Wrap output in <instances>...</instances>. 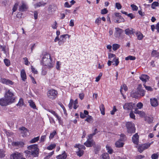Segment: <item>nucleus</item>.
<instances>
[{"label": "nucleus", "instance_id": "obj_4", "mask_svg": "<svg viewBox=\"0 0 159 159\" xmlns=\"http://www.w3.org/2000/svg\"><path fill=\"white\" fill-rule=\"evenodd\" d=\"M126 126L128 133H133L135 132V129L134 125L132 122H127L126 124Z\"/></svg>", "mask_w": 159, "mask_h": 159}, {"label": "nucleus", "instance_id": "obj_36", "mask_svg": "<svg viewBox=\"0 0 159 159\" xmlns=\"http://www.w3.org/2000/svg\"><path fill=\"white\" fill-rule=\"evenodd\" d=\"M39 139V136L35 137L32 139L30 141V142L31 143H35L38 141Z\"/></svg>", "mask_w": 159, "mask_h": 159}, {"label": "nucleus", "instance_id": "obj_21", "mask_svg": "<svg viewBox=\"0 0 159 159\" xmlns=\"http://www.w3.org/2000/svg\"><path fill=\"white\" fill-rule=\"evenodd\" d=\"M84 144L87 147H91L93 145V140L92 139H89V140L88 139L86 142L84 143Z\"/></svg>", "mask_w": 159, "mask_h": 159}, {"label": "nucleus", "instance_id": "obj_29", "mask_svg": "<svg viewBox=\"0 0 159 159\" xmlns=\"http://www.w3.org/2000/svg\"><path fill=\"white\" fill-rule=\"evenodd\" d=\"M28 102L29 103L30 106L31 107L34 109H36V106L34 102L32 100H29L28 101Z\"/></svg>", "mask_w": 159, "mask_h": 159}, {"label": "nucleus", "instance_id": "obj_7", "mask_svg": "<svg viewBox=\"0 0 159 159\" xmlns=\"http://www.w3.org/2000/svg\"><path fill=\"white\" fill-rule=\"evenodd\" d=\"M57 94V92L56 90L51 89L48 91L47 95L49 98L53 99L56 97Z\"/></svg>", "mask_w": 159, "mask_h": 159}, {"label": "nucleus", "instance_id": "obj_64", "mask_svg": "<svg viewBox=\"0 0 159 159\" xmlns=\"http://www.w3.org/2000/svg\"><path fill=\"white\" fill-rule=\"evenodd\" d=\"M152 159H157L158 158V155L156 154H153L151 156Z\"/></svg>", "mask_w": 159, "mask_h": 159}, {"label": "nucleus", "instance_id": "obj_19", "mask_svg": "<svg viewBox=\"0 0 159 159\" xmlns=\"http://www.w3.org/2000/svg\"><path fill=\"white\" fill-rule=\"evenodd\" d=\"M134 112L135 114H138L141 117H143L145 115V113L143 111L139 110L137 108H135Z\"/></svg>", "mask_w": 159, "mask_h": 159}, {"label": "nucleus", "instance_id": "obj_32", "mask_svg": "<svg viewBox=\"0 0 159 159\" xmlns=\"http://www.w3.org/2000/svg\"><path fill=\"white\" fill-rule=\"evenodd\" d=\"M106 148L107 150V152L110 154H112L113 152V150L110 147L109 145H107L106 146Z\"/></svg>", "mask_w": 159, "mask_h": 159}, {"label": "nucleus", "instance_id": "obj_49", "mask_svg": "<svg viewBox=\"0 0 159 159\" xmlns=\"http://www.w3.org/2000/svg\"><path fill=\"white\" fill-rule=\"evenodd\" d=\"M152 143H147L146 144H144L142 145L144 147V149H146L148 148L150 146V145Z\"/></svg>", "mask_w": 159, "mask_h": 159}, {"label": "nucleus", "instance_id": "obj_47", "mask_svg": "<svg viewBox=\"0 0 159 159\" xmlns=\"http://www.w3.org/2000/svg\"><path fill=\"white\" fill-rule=\"evenodd\" d=\"M85 120L89 123H91L93 121V118L91 116H89Z\"/></svg>", "mask_w": 159, "mask_h": 159}, {"label": "nucleus", "instance_id": "obj_45", "mask_svg": "<svg viewBox=\"0 0 159 159\" xmlns=\"http://www.w3.org/2000/svg\"><path fill=\"white\" fill-rule=\"evenodd\" d=\"M47 110L48 111H49V112H50L52 114H53L56 117L58 115L55 111H53L52 110H51V109H47Z\"/></svg>", "mask_w": 159, "mask_h": 159}, {"label": "nucleus", "instance_id": "obj_27", "mask_svg": "<svg viewBox=\"0 0 159 159\" xmlns=\"http://www.w3.org/2000/svg\"><path fill=\"white\" fill-rule=\"evenodd\" d=\"M115 30L116 31L117 36H120V35L123 32L124 30L118 28H115Z\"/></svg>", "mask_w": 159, "mask_h": 159}, {"label": "nucleus", "instance_id": "obj_30", "mask_svg": "<svg viewBox=\"0 0 159 159\" xmlns=\"http://www.w3.org/2000/svg\"><path fill=\"white\" fill-rule=\"evenodd\" d=\"M100 110L101 111V113L102 115H104L105 113V108L103 104H102L100 106Z\"/></svg>", "mask_w": 159, "mask_h": 159}, {"label": "nucleus", "instance_id": "obj_35", "mask_svg": "<svg viewBox=\"0 0 159 159\" xmlns=\"http://www.w3.org/2000/svg\"><path fill=\"white\" fill-rule=\"evenodd\" d=\"M84 151L83 150H78V151L76 152V153L77 154V155L79 156L80 157L82 156L83 153H84Z\"/></svg>", "mask_w": 159, "mask_h": 159}, {"label": "nucleus", "instance_id": "obj_38", "mask_svg": "<svg viewBox=\"0 0 159 159\" xmlns=\"http://www.w3.org/2000/svg\"><path fill=\"white\" fill-rule=\"evenodd\" d=\"M136 59V57H135L132 56H129L125 58V60L126 61L128 60H134Z\"/></svg>", "mask_w": 159, "mask_h": 159}, {"label": "nucleus", "instance_id": "obj_40", "mask_svg": "<svg viewBox=\"0 0 159 159\" xmlns=\"http://www.w3.org/2000/svg\"><path fill=\"white\" fill-rule=\"evenodd\" d=\"M120 45L117 44H114L113 45L112 48L113 50L116 51L120 48Z\"/></svg>", "mask_w": 159, "mask_h": 159}, {"label": "nucleus", "instance_id": "obj_5", "mask_svg": "<svg viewBox=\"0 0 159 159\" xmlns=\"http://www.w3.org/2000/svg\"><path fill=\"white\" fill-rule=\"evenodd\" d=\"M13 93L10 90H8L6 92L5 97L7 99L11 100V102H10L11 103H12L14 102L15 100V98L13 97Z\"/></svg>", "mask_w": 159, "mask_h": 159}, {"label": "nucleus", "instance_id": "obj_22", "mask_svg": "<svg viewBox=\"0 0 159 159\" xmlns=\"http://www.w3.org/2000/svg\"><path fill=\"white\" fill-rule=\"evenodd\" d=\"M20 129L22 131V133L24 134V135H23V136H26L28 135V133L29 132L28 130L27 129H26L25 127H22L20 128Z\"/></svg>", "mask_w": 159, "mask_h": 159}, {"label": "nucleus", "instance_id": "obj_43", "mask_svg": "<svg viewBox=\"0 0 159 159\" xmlns=\"http://www.w3.org/2000/svg\"><path fill=\"white\" fill-rule=\"evenodd\" d=\"M112 60L113 61L115 62V65L116 66H117L118 65L119 63V61L118 58L116 57L115 58H114Z\"/></svg>", "mask_w": 159, "mask_h": 159}, {"label": "nucleus", "instance_id": "obj_25", "mask_svg": "<svg viewBox=\"0 0 159 159\" xmlns=\"http://www.w3.org/2000/svg\"><path fill=\"white\" fill-rule=\"evenodd\" d=\"M145 120L148 123H151L153 121V118L152 116H146L145 118Z\"/></svg>", "mask_w": 159, "mask_h": 159}, {"label": "nucleus", "instance_id": "obj_61", "mask_svg": "<svg viewBox=\"0 0 159 159\" xmlns=\"http://www.w3.org/2000/svg\"><path fill=\"white\" fill-rule=\"evenodd\" d=\"M130 117L132 119H135V116L133 111H131L129 113Z\"/></svg>", "mask_w": 159, "mask_h": 159}, {"label": "nucleus", "instance_id": "obj_26", "mask_svg": "<svg viewBox=\"0 0 159 159\" xmlns=\"http://www.w3.org/2000/svg\"><path fill=\"white\" fill-rule=\"evenodd\" d=\"M67 37H68V38H69V36L68 34H63L60 36L59 38V40L63 41L65 42L66 40V38Z\"/></svg>", "mask_w": 159, "mask_h": 159}, {"label": "nucleus", "instance_id": "obj_24", "mask_svg": "<svg viewBox=\"0 0 159 159\" xmlns=\"http://www.w3.org/2000/svg\"><path fill=\"white\" fill-rule=\"evenodd\" d=\"M12 144L13 146H18V147H22L24 145V143L23 142H13L12 143Z\"/></svg>", "mask_w": 159, "mask_h": 159}, {"label": "nucleus", "instance_id": "obj_14", "mask_svg": "<svg viewBox=\"0 0 159 159\" xmlns=\"http://www.w3.org/2000/svg\"><path fill=\"white\" fill-rule=\"evenodd\" d=\"M125 31V34L128 35H130L132 34L135 32V30L131 28L126 29Z\"/></svg>", "mask_w": 159, "mask_h": 159}, {"label": "nucleus", "instance_id": "obj_11", "mask_svg": "<svg viewBox=\"0 0 159 159\" xmlns=\"http://www.w3.org/2000/svg\"><path fill=\"white\" fill-rule=\"evenodd\" d=\"M0 82L6 85H11L14 84V82L9 79L1 78L0 79Z\"/></svg>", "mask_w": 159, "mask_h": 159}, {"label": "nucleus", "instance_id": "obj_58", "mask_svg": "<svg viewBox=\"0 0 159 159\" xmlns=\"http://www.w3.org/2000/svg\"><path fill=\"white\" fill-rule=\"evenodd\" d=\"M102 75V73H100L99 75L96 78L95 81L96 82L98 81L99 80L100 78H101Z\"/></svg>", "mask_w": 159, "mask_h": 159}, {"label": "nucleus", "instance_id": "obj_28", "mask_svg": "<svg viewBox=\"0 0 159 159\" xmlns=\"http://www.w3.org/2000/svg\"><path fill=\"white\" fill-rule=\"evenodd\" d=\"M151 56L152 57H159V53L156 50H154L152 51Z\"/></svg>", "mask_w": 159, "mask_h": 159}, {"label": "nucleus", "instance_id": "obj_37", "mask_svg": "<svg viewBox=\"0 0 159 159\" xmlns=\"http://www.w3.org/2000/svg\"><path fill=\"white\" fill-rule=\"evenodd\" d=\"M136 34L137 36V39L139 40H141L142 39L143 36V34L140 32H137Z\"/></svg>", "mask_w": 159, "mask_h": 159}, {"label": "nucleus", "instance_id": "obj_31", "mask_svg": "<svg viewBox=\"0 0 159 159\" xmlns=\"http://www.w3.org/2000/svg\"><path fill=\"white\" fill-rule=\"evenodd\" d=\"M102 159H110L109 155L107 153H103L102 155Z\"/></svg>", "mask_w": 159, "mask_h": 159}, {"label": "nucleus", "instance_id": "obj_41", "mask_svg": "<svg viewBox=\"0 0 159 159\" xmlns=\"http://www.w3.org/2000/svg\"><path fill=\"white\" fill-rule=\"evenodd\" d=\"M46 3H42L41 2H39L35 4V6L36 7H39L41 6H44L46 4Z\"/></svg>", "mask_w": 159, "mask_h": 159}, {"label": "nucleus", "instance_id": "obj_18", "mask_svg": "<svg viewBox=\"0 0 159 159\" xmlns=\"http://www.w3.org/2000/svg\"><path fill=\"white\" fill-rule=\"evenodd\" d=\"M67 155L65 151H64L61 154H60L56 156L57 159H65L67 157Z\"/></svg>", "mask_w": 159, "mask_h": 159}, {"label": "nucleus", "instance_id": "obj_3", "mask_svg": "<svg viewBox=\"0 0 159 159\" xmlns=\"http://www.w3.org/2000/svg\"><path fill=\"white\" fill-rule=\"evenodd\" d=\"M142 85L141 84H139L137 88V92L132 93L131 96L134 98H137L139 97V96H143L145 94V90L142 88Z\"/></svg>", "mask_w": 159, "mask_h": 159}, {"label": "nucleus", "instance_id": "obj_46", "mask_svg": "<svg viewBox=\"0 0 159 159\" xmlns=\"http://www.w3.org/2000/svg\"><path fill=\"white\" fill-rule=\"evenodd\" d=\"M138 151L140 153H141L143 150H145L142 145L139 146L138 148Z\"/></svg>", "mask_w": 159, "mask_h": 159}, {"label": "nucleus", "instance_id": "obj_60", "mask_svg": "<svg viewBox=\"0 0 159 159\" xmlns=\"http://www.w3.org/2000/svg\"><path fill=\"white\" fill-rule=\"evenodd\" d=\"M108 12V11L107 9L104 8L103 9H102L101 11V14H105L107 13Z\"/></svg>", "mask_w": 159, "mask_h": 159}, {"label": "nucleus", "instance_id": "obj_6", "mask_svg": "<svg viewBox=\"0 0 159 159\" xmlns=\"http://www.w3.org/2000/svg\"><path fill=\"white\" fill-rule=\"evenodd\" d=\"M23 156L22 153L16 152L11 155L10 157L11 159H26Z\"/></svg>", "mask_w": 159, "mask_h": 159}, {"label": "nucleus", "instance_id": "obj_52", "mask_svg": "<svg viewBox=\"0 0 159 159\" xmlns=\"http://www.w3.org/2000/svg\"><path fill=\"white\" fill-rule=\"evenodd\" d=\"M74 102V101L72 99H71L70 101V102L68 105V107L70 109H71L73 107V105Z\"/></svg>", "mask_w": 159, "mask_h": 159}, {"label": "nucleus", "instance_id": "obj_16", "mask_svg": "<svg viewBox=\"0 0 159 159\" xmlns=\"http://www.w3.org/2000/svg\"><path fill=\"white\" fill-rule=\"evenodd\" d=\"M139 78L143 82L146 83L149 80V77L147 75H142L139 77Z\"/></svg>", "mask_w": 159, "mask_h": 159}, {"label": "nucleus", "instance_id": "obj_17", "mask_svg": "<svg viewBox=\"0 0 159 159\" xmlns=\"http://www.w3.org/2000/svg\"><path fill=\"white\" fill-rule=\"evenodd\" d=\"M56 7L54 6L50 5L48 8V13L50 14H53L56 10Z\"/></svg>", "mask_w": 159, "mask_h": 159}, {"label": "nucleus", "instance_id": "obj_54", "mask_svg": "<svg viewBox=\"0 0 159 159\" xmlns=\"http://www.w3.org/2000/svg\"><path fill=\"white\" fill-rule=\"evenodd\" d=\"M54 154V151H52L51 152L49 153L48 155L45 158V159H49L51 156Z\"/></svg>", "mask_w": 159, "mask_h": 159}, {"label": "nucleus", "instance_id": "obj_53", "mask_svg": "<svg viewBox=\"0 0 159 159\" xmlns=\"http://www.w3.org/2000/svg\"><path fill=\"white\" fill-rule=\"evenodd\" d=\"M101 19L100 18H97L95 20V23L97 24L98 25H99L101 22Z\"/></svg>", "mask_w": 159, "mask_h": 159}, {"label": "nucleus", "instance_id": "obj_55", "mask_svg": "<svg viewBox=\"0 0 159 159\" xmlns=\"http://www.w3.org/2000/svg\"><path fill=\"white\" fill-rule=\"evenodd\" d=\"M5 156L4 152L1 150H0V158H2Z\"/></svg>", "mask_w": 159, "mask_h": 159}, {"label": "nucleus", "instance_id": "obj_50", "mask_svg": "<svg viewBox=\"0 0 159 159\" xmlns=\"http://www.w3.org/2000/svg\"><path fill=\"white\" fill-rule=\"evenodd\" d=\"M131 7L132 8V10L133 11H136L138 10V7L137 6H136L135 5L133 4H131Z\"/></svg>", "mask_w": 159, "mask_h": 159}, {"label": "nucleus", "instance_id": "obj_10", "mask_svg": "<svg viewBox=\"0 0 159 159\" xmlns=\"http://www.w3.org/2000/svg\"><path fill=\"white\" fill-rule=\"evenodd\" d=\"M135 104L133 102H127L123 106V108L126 110L129 111L132 110Z\"/></svg>", "mask_w": 159, "mask_h": 159}, {"label": "nucleus", "instance_id": "obj_13", "mask_svg": "<svg viewBox=\"0 0 159 159\" xmlns=\"http://www.w3.org/2000/svg\"><path fill=\"white\" fill-rule=\"evenodd\" d=\"M20 75L22 80L25 81L27 79V76L25 71L24 69H22L20 70Z\"/></svg>", "mask_w": 159, "mask_h": 159}, {"label": "nucleus", "instance_id": "obj_62", "mask_svg": "<svg viewBox=\"0 0 159 159\" xmlns=\"http://www.w3.org/2000/svg\"><path fill=\"white\" fill-rule=\"evenodd\" d=\"M116 7L118 9H120L121 8V6L120 4L118 2L116 3Z\"/></svg>", "mask_w": 159, "mask_h": 159}, {"label": "nucleus", "instance_id": "obj_33", "mask_svg": "<svg viewBox=\"0 0 159 159\" xmlns=\"http://www.w3.org/2000/svg\"><path fill=\"white\" fill-rule=\"evenodd\" d=\"M123 89L125 91V92L127 90H128L127 87L125 84H123V85H122L121 86L120 91L122 94V90Z\"/></svg>", "mask_w": 159, "mask_h": 159}, {"label": "nucleus", "instance_id": "obj_63", "mask_svg": "<svg viewBox=\"0 0 159 159\" xmlns=\"http://www.w3.org/2000/svg\"><path fill=\"white\" fill-rule=\"evenodd\" d=\"M143 85L146 90L149 91H152V89L151 87L146 86L145 84H144Z\"/></svg>", "mask_w": 159, "mask_h": 159}, {"label": "nucleus", "instance_id": "obj_1", "mask_svg": "<svg viewBox=\"0 0 159 159\" xmlns=\"http://www.w3.org/2000/svg\"><path fill=\"white\" fill-rule=\"evenodd\" d=\"M27 148L29 151H25V155L27 157H30V155L33 157H38L39 149L37 144L31 145L28 146Z\"/></svg>", "mask_w": 159, "mask_h": 159}, {"label": "nucleus", "instance_id": "obj_34", "mask_svg": "<svg viewBox=\"0 0 159 159\" xmlns=\"http://www.w3.org/2000/svg\"><path fill=\"white\" fill-rule=\"evenodd\" d=\"M159 6V3L157 2H153L151 5V7L154 9L156 7Z\"/></svg>", "mask_w": 159, "mask_h": 159}, {"label": "nucleus", "instance_id": "obj_15", "mask_svg": "<svg viewBox=\"0 0 159 159\" xmlns=\"http://www.w3.org/2000/svg\"><path fill=\"white\" fill-rule=\"evenodd\" d=\"M132 141L135 144H138L139 143V136L136 133L132 137Z\"/></svg>", "mask_w": 159, "mask_h": 159}, {"label": "nucleus", "instance_id": "obj_57", "mask_svg": "<svg viewBox=\"0 0 159 159\" xmlns=\"http://www.w3.org/2000/svg\"><path fill=\"white\" fill-rule=\"evenodd\" d=\"M23 59L25 62V64L27 66L29 65L30 63L28 61V58L27 57H25Z\"/></svg>", "mask_w": 159, "mask_h": 159}, {"label": "nucleus", "instance_id": "obj_9", "mask_svg": "<svg viewBox=\"0 0 159 159\" xmlns=\"http://www.w3.org/2000/svg\"><path fill=\"white\" fill-rule=\"evenodd\" d=\"M125 136L124 134H121V138L118 141H117L115 143L116 146V147L120 148L123 147L124 143L122 142V141L124 140V137H125Z\"/></svg>", "mask_w": 159, "mask_h": 159}, {"label": "nucleus", "instance_id": "obj_56", "mask_svg": "<svg viewBox=\"0 0 159 159\" xmlns=\"http://www.w3.org/2000/svg\"><path fill=\"white\" fill-rule=\"evenodd\" d=\"M56 132L55 131H54L53 132L51 133L49 136L50 139H52L56 134Z\"/></svg>", "mask_w": 159, "mask_h": 159}, {"label": "nucleus", "instance_id": "obj_12", "mask_svg": "<svg viewBox=\"0 0 159 159\" xmlns=\"http://www.w3.org/2000/svg\"><path fill=\"white\" fill-rule=\"evenodd\" d=\"M11 100L7 99L6 98H2L0 100V105L2 106H6L11 103Z\"/></svg>", "mask_w": 159, "mask_h": 159}, {"label": "nucleus", "instance_id": "obj_2", "mask_svg": "<svg viewBox=\"0 0 159 159\" xmlns=\"http://www.w3.org/2000/svg\"><path fill=\"white\" fill-rule=\"evenodd\" d=\"M41 63L43 65L47 66L49 68L53 67V62L50 55L49 54H45L43 56L41 61Z\"/></svg>", "mask_w": 159, "mask_h": 159}, {"label": "nucleus", "instance_id": "obj_48", "mask_svg": "<svg viewBox=\"0 0 159 159\" xmlns=\"http://www.w3.org/2000/svg\"><path fill=\"white\" fill-rule=\"evenodd\" d=\"M56 146V145L54 144H51L47 147V149L49 150H52L55 148Z\"/></svg>", "mask_w": 159, "mask_h": 159}, {"label": "nucleus", "instance_id": "obj_44", "mask_svg": "<svg viewBox=\"0 0 159 159\" xmlns=\"http://www.w3.org/2000/svg\"><path fill=\"white\" fill-rule=\"evenodd\" d=\"M116 57L115 55L111 53H109L108 54V58L110 60H112V58H114Z\"/></svg>", "mask_w": 159, "mask_h": 159}, {"label": "nucleus", "instance_id": "obj_42", "mask_svg": "<svg viewBox=\"0 0 159 159\" xmlns=\"http://www.w3.org/2000/svg\"><path fill=\"white\" fill-rule=\"evenodd\" d=\"M4 63L7 66H8L10 65L11 63L10 61L8 59H5L4 60Z\"/></svg>", "mask_w": 159, "mask_h": 159}, {"label": "nucleus", "instance_id": "obj_59", "mask_svg": "<svg viewBox=\"0 0 159 159\" xmlns=\"http://www.w3.org/2000/svg\"><path fill=\"white\" fill-rule=\"evenodd\" d=\"M137 107L139 109H140L142 108L143 107V104L141 102H139L137 105Z\"/></svg>", "mask_w": 159, "mask_h": 159}, {"label": "nucleus", "instance_id": "obj_20", "mask_svg": "<svg viewBox=\"0 0 159 159\" xmlns=\"http://www.w3.org/2000/svg\"><path fill=\"white\" fill-rule=\"evenodd\" d=\"M150 102L152 106L155 107L157 106L158 105L157 100L155 98L151 99Z\"/></svg>", "mask_w": 159, "mask_h": 159}, {"label": "nucleus", "instance_id": "obj_51", "mask_svg": "<svg viewBox=\"0 0 159 159\" xmlns=\"http://www.w3.org/2000/svg\"><path fill=\"white\" fill-rule=\"evenodd\" d=\"M18 5L19 4L18 3H16L15 4L12 9L13 12H14L16 11V10L17 9Z\"/></svg>", "mask_w": 159, "mask_h": 159}, {"label": "nucleus", "instance_id": "obj_23", "mask_svg": "<svg viewBox=\"0 0 159 159\" xmlns=\"http://www.w3.org/2000/svg\"><path fill=\"white\" fill-rule=\"evenodd\" d=\"M125 21V20L122 17L120 16L118 18H115L114 21L116 23H119L122 22H124Z\"/></svg>", "mask_w": 159, "mask_h": 159}, {"label": "nucleus", "instance_id": "obj_8", "mask_svg": "<svg viewBox=\"0 0 159 159\" xmlns=\"http://www.w3.org/2000/svg\"><path fill=\"white\" fill-rule=\"evenodd\" d=\"M28 8L26 3L24 1H22L19 7V10L20 11H26Z\"/></svg>", "mask_w": 159, "mask_h": 159}, {"label": "nucleus", "instance_id": "obj_39", "mask_svg": "<svg viewBox=\"0 0 159 159\" xmlns=\"http://www.w3.org/2000/svg\"><path fill=\"white\" fill-rule=\"evenodd\" d=\"M24 102L23 99L22 98H20L18 103L17 104V105L21 107L22 106L24 105Z\"/></svg>", "mask_w": 159, "mask_h": 159}]
</instances>
